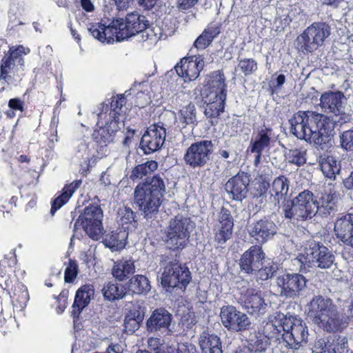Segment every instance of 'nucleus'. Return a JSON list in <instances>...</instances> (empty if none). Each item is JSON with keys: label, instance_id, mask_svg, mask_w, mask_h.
Here are the masks:
<instances>
[{"label": "nucleus", "instance_id": "obj_51", "mask_svg": "<svg viewBox=\"0 0 353 353\" xmlns=\"http://www.w3.org/2000/svg\"><path fill=\"white\" fill-rule=\"evenodd\" d=\"M278 267L272 261L268 262L264 268H259L257 270L258 277L262 281L268 280L271 278L274 273L277 270Z\"/></svg>", "mask_w": 353, "mask_h": 353}, {"label": "nucleus", "instance_id": "obj_50", "mask_svg": "<svg viewBox=\"0 0 353 353\" xmlns=\"http://www.w3.org/2000/svg\"><path fill=\"white\" fill-rule=\"evenodd\" d=\"M238 68L244 74L248 76L257 70V63L253 59H243L239 61Z\"/></svg>", "mask_w": 353, "mask_h": 353}, {"label": "nucleus", "instance_id": "obj_27", "mask_svg": "<svg viewBox=\"0 0 353 353\" xmlns=\"http://www.w3.org/2000/svg\"><path fill=\"white\" fill-rule=\"evenodd\" d=\"M148 347L154 353H193L195 351V347L192 344L181 343L175 347L157 337L148 339Z\"/></svg>", "mask_w": 353, "mask_h": 353}, {"label": "nucleus", "instance_id": "obj_53", "mask_svg": "<svg viewBox=\"0 0 353 353\" xmlns=\"http://www.w3.org/2000/svg\"><path fill=\"white\" fill-rule=\"evenodd\" d=\"M341 145L346 150L353 151V130L344 131L340 135Z\"/></svg>", "mask_w": 353, "mask_h": 353}, {"label": "nucleus", "instance_id": "obj_41", "mask_svg": "<svg viewBox=\"0 0 353 353\" xmlns=\"http://www.w3.org/2000/svg\"><path fill=\"white\" fill-rule=\"evenodd\" d=\"M268 188L270 189V185L269 182L263 179H257L255 181L252 194L256 203L261 205H264L266 203V195Z\"/></svg>", "mask_w": 353, "mask_h": 353}, {"label": "nucleus", "instance_id": "obj_22", "mask_svg": "<svg viewBox=\"0 0 353 353\" xmlns=\"http://www.w3.org/2000/svg\"><path fill=\"white\" fill-rule=\"evenodd\" d=\"M234 226L233 219L229 210L222 208L218 222L214 228V240L220 245L224 244L231 236Z\"/></svg>", "mask_w": 353, "mask_h": 353}, {"label": "nucleus", "instance_id": "obj_56", "mask_svg": "<svg viewBox=\"0 0 353 353\" xmlns=\"http://www.w3.org/2000/svg\"><path fill=\"white\" fill-rule=\"evenodd\" d=\"M77 275V265L74 261H70L65 270V281L72 282Z\"/></svg>", "mask_w": 353, "mask_h": 353}, {"label": "nucleus", "instance_id": "obj_52", "mask_svg": "<svg viewBox=\"0 0 353 353\" xmlns=\"http://www.w3.org/2000/svg\"><path fill=\"white\" fill-rule=\"evenodd\" d=\"M25 11L24 5L19 2L12 3L8 10V16L11 21H14L23 15Z\"/></svg>", "mask_w": 353, "mask_h": 353}, {"label": "nucleus", "instance_id": "obj_60", "mask_svg": "<svg viewBox=\"0 0 353 353\" xmlns=\"http://www.w3.org/2000/svg\"><path fill=\"white\" fill-rule=\"evenodd\" d=\"M8 106L12 110L23 111V101L18 98L10 99Z\"/></svg>", "mask_w": 353, "mask_h": 353}, {"label": "nucleus", "instance_id": "obj_21", "mask_svg": "<svg viewBox=\"0 0 353 353\" xmlns=\"http://www.w3.org/2000/svg\"><path fill=\"white\" fill-rule=\"evenodd\" d=\"M203 65V60L201 56L191 57L181 59L180 65L177 64L175 66V70L184 81H191L199 77Z\"/></svg>", "mask_w": 353, "mask_h": 353}, {"label": "nucleus", "instance_id": "obj_31", "mask_svg": "<svg viewBox=\"0 0 353 353\" xmlns=\"http://www.w3.org/2000/svg\"><path fill=\"white\" fill-rule=\"evenodd\" d=\"M93 294L94 290L92 285H85L79 288L76 292L72 312L74 314H80L82 310L88 305Z\"/></svg>", "mask_w": 353, "mask_h": 353}, {"label": "nucleus", "instance_id": "obj_35", "mask_svg": "<svg viewBox=\"0 0 353 353\" xmlns=\"http://www.w3.org/2000/svg\"><path fill=\"white\" fill-rule=\"evenodd\" d=\"M134 271L135 266L132 259H121L114 263L112 275L117 280L122 281Z\"/></svg>", "mask_w": 353, "mask_h": 353}, {"label": "nucleus", "instance_id": "obj_26", "mask_svg": "<svg viewBox=\"0 0 353 353\" xmlns=\"http://www.w3.org/2000/svg\"><path fill=\"white\" fill-rule=\"evenodd\" d=\"M289 180L284 176L275 178L269 190L268 201L274 207L279 208L280 202L282 205L288 200L286 196L289 191Z\"/></svg>", "mask_w": 353, "mask_h": 353}, {"label": "nucleus", "instance_id": "obj_4", "mask_svg": "<svg viewBox=\"0 0 353 353\" xmlns=\"http://www.w3.org/2000/svg\"><path fill=\"white\" fill-rule=\"evenodd\" d=\"M307 316L328 332L339 331L346 326L333 301L321 296H314L311 300L308 305Z\"/></svg>", "mask_w": 353, "mask_h": 353}, {"label": "nucleus", "instance_id": "obj_47", "mask_svg": "<svg viewBox=\"0 0 353 353\" xmlns=\"http://www.w3.org/2000/svg\"><path fill=\"white\" fill-rule=\"evenodd\" d=\"M104 298L109 301L122 299L125 296L123 287L116 283L110 282L102 290Z\"/></svg>", "mask_w": 353, "mask_h": 353}, {"label": "nucleus", "instance_id": "obj_57", "mask_svg": "<svg viewBox=\"0 0 353 353\" xmlns=\"http://www.w3.org/2000/svg\"><path fill=\"white\" fill-rule=\"evenodd\" d=\"M150 101V99L148 94L141 92L137 94L136 97V104L140 108H143L148 105Z\"/></svg>", "mask_w": 353, "mask_h": 353}, {"label": "nucleus", "instance_id": "obj_23", "mask_svg": "<svg viewBox=\"0 0 353 353\" xmlns=\"http://www.w3.org/2000/svg\"><path fill=\"white\" fill-rule=\"evenodd\" d=\"M264 259L265 254L261 247L253 245L241 256L240 259L241 269L248 274H253L261 268Z\"/></svg>", "mask_w": 353, "mask_h": 353}, {"label": "nucleus", "instance_id": "obj_8", "mask_svg": "<svg viewBox=\"0 0 353 353\" xmlns=\"http://www.w3.org/2000/svg\"><path fill=\"white\" fill-rule=\"evenodd\" d=\"M296 260L303 265L302 269L307 267L330 268L334 261V256L329 249L320 243L309 241L303 253L300 254Z\"/></svg>", "mask_w": 353, "mask_h": 353}, {"label": "nucleus", "instance_id": "obj_6", "mask_svg": "<svg viewBox=\"0 0 353 353\" xmlns=\"http://www.w3.org/2000/svg\"><path fill=\"white\" fill-rule=\"evenodd\" d=\"M281 208L285 218L292 220L305 221L312 219L318 212L317 199L310 190L301 192Z\"/></svg>", "mask_w": 353, "mask_h": 353}, {"label": "nucleus", "instance_id": "obj_7", "mask_svg": "<svg viewBox=\"0 0 353 353\" xmlns=\"http://www.w3.org/2000/svg\"><path fill=\"white\" fill-rule=\"evenodd\" d=\"M266 329H272V334L276 335L281 333V330L283 340L288 346L293 350H298L303 344L306 343L308 330L305 323L300 319H285L279 326L272 323L266 324Z\"/></svg>", "mask_w": 353, "mask_h": 353}, {"label": "nucleus", "instance_id": "obj_13", "mask_svg": "<svg viewBox=\"0 0 353 353\" xmlns=\"http://www.w3.org/2000/svg\"><path fill=\"white\" fill-rule=\"evenodd\" d=\"M212 151L213 145L211 141H197L187 149L183 159L185 164L192 168H201L210 160Z\"/></svg>", "mask_w": 353, "mask_h": 353}, {"label": "nucleus", "instance_id": "obj_63", "mask_svg": "<svg viewBox=\"0 0 353 353\" xmlns=\"http://www.w3.org/2000/svg\"><path fill=\"white\" fill-rule=\"evenodd\" d=\"M158 0H138L140 6L145 10H150L156 5Z\"/></svg>", "mask_w": 353, "mask_h": 353}, {"label": "nucleus", "instance_id": "obj_55", "mask_svg": "<svg viewBox=\"0 0 353 353\" xmlns=\"http://www.w3.org/2000/svg\"><path fill=\"white\" fill-rule=\"evenodd\" d=\"M76 155L88 161L90 157V151L85 141L80 142L76 148Z\"/></svg>", "mask_w": 353, "mask_h": 353}, {"label": "nucleus", "instance_id": "obj_20", "mask_svg": "<svg viewBox=\"0 0 353 353\" xmlns=\"http://www.w3.org/2000/svg\"><path fill=\"white\" fill-rule=\"evenodd\" d=\"M172 314L163 308L157 309L146 321L147 330L152 333L170 334Z\"/></svg>", "mask_w": 353, "mask_h": 353}, {"label": "nucleus", "instance_id": "obj_45", "mask_svg": "<svg viewBox=\"0 0 353 353\" xmlns=\"http://www.w3.org/2000/svg\"><path fill=\"white\" fill-rule=\"evenodd\" d=\"M158 168V163L155 161H148L137 165L132 170L130 177L134 180L151 174Z\"/></svg>", "mask_w": 353, "mask_h": 353}, {"label": "nucleus", "instance_id": "obj_28", "mask_svg": "<svg viewBox=\"0 0 353 353\" xmlns=\"http://www.w3.org/2000/svg\"><path fill=\"white\" fill-rule=\"evenodd\" d=\"M334 233L342 242L353 248V214L343 215L336 220Z\"/></svg>", "mask_w": 353, "mask_h": 353}, {"label": "nucleus", "instance_id": "obj_46", "mask_svg": "<svg viewBox=\"0 0 353 353\" xmlns=\"http://www.w3.org/2000/svg\"><path fill=\"white\" fill-rule=\"evenodd\" d=\"M269 345V339L266 336L250 335L248 339V348L251 352H265Z\"/></svg>", "mask_w": 353, "mask_h": 353}, {"label": "nucleus", "instance_id": "obj_43", "mask_svg": "<svg viewBox=\"0 0 353 353\" xmlns=\"http://www.w3.org/2000/svg\"><path fill=\"white\" fill-rule=\"evenodd\" d=\"M179 119L185 125H196L197 120L195 105L190 102L188 105L183 106L179 112Z\"/></svg>", "mask_w": 353, "mask_h": 353}, {"label": "nucleus", "instance_id": "obj_64", "mask_svg": "<svg viewBox=\"0 0 353 353\" xmlns=\"http://www.w3.org/2000/svg\"><path fill=\"white\" fill-rule=\"evenodd\" d=\"M81 6L86 12H92L94 10V7L90 0H80Z\"/></svg>", "mask_w": 353, "mask_h": 353}, {"label": "nucleus", "instance_id": "obj_19", "mask_svg": "<svg viewBox=\"0 0 353 353\" xmlns=\"http://www.w3.org/2000/svg\"><path fill=\"white\" fill-rule=\"evenodd\" d=\"M124 125L125 121H122L121 118L115 120L108 119V121L104 126L94 131L92 138L103 151L108 144L114 142L117 132Z\"/></svg>", "mask_w": 353, "mask_h": 353}, {"label": "nucleus", "instance_id": "obj_10", "mask_svg": "<svg viewBox=\"0 0 353 353\" xmlns=\"http://www.w3.org/2000/svg\"><path fill=\"white\" fill-rule=\"evenodd\" d=\"M331 28L325 23H314L308 26L297 37L300 50L303 52H312L322 46L330 35Z\"/></svg>", "mask_w": 353, "mask_h": 353}, {"label": "nucleus", "instance_id": "obj_37", "mask_svg": "<svg viewBox=\"0 0 353 353\" xmlns=\"http://www.w3.org/2000/svg\"><path fill=\"white\" fill-rule=\"evenodd\" d=\"M150 288L148 278L140 274L132 276L128 283V289L132 294H146Z\"/></svg>", "mask_w": 353, "mask_h": 353}, {"label": "nucleus", "instance_id": "obj_16", "mask_svg": "<svg viewBox=\"0 0 353 353\" xmlns=\"http://www.w3.org/2000/svg\"><path fill=\"white\" fill-rule=\"evenodd\" d=\"M30 52V48L23 46H12L9 50V57L1 64V79H3L8 83L12 81L15 73L14 63L17 62L23 70L24 68V59L23 55H26Z\"/></svg>", "mask_w": 353, "mask_h": 353}, {"label": "nucleus", "instance_id": "obj_38", "mask_svg": "<svg viewBox=\"0 0 353 353\" xmlns=\"http://www.w3.org/2000/svg\"><path fill=\"white\" fill-rule=\"evenodd\" d=\"M29 301L28 288L21 283H18L14 288L12 296L13 307L18 311L22 310Z\"/></svg>", "mask_w": 353, "mask_h": 353}, {"label": "nucleus", "instance_id": "obj_62", "mask_svg": "<svg viewBox=\"0 0 353 353\" xmlns=\"http://www.w3.org/2000/svg\"><path fill=\"white\" fill-rule=\"evenodd\" d=\"M323 3L334 8H342L346 4L345 0H323Z\"/></svg>", "mask_w": 353, "mask_h": 353}, {"label": "nucleus", "instance_id": "obj_39", "mask_svg": "<svg viewBox=\"0 0 353 353\" xmlns=\"http://www.w3.org/2000/svg\"><path fill=\"white\" fill-rule=\"evenodd\" d=\"M270 128H264L259 131L254 140L252 142L251 152H260L267 148L270 142Z\"/></svg>", "mask_w": 353, "mask_h": 353}, {"label": "nucleus", "instance_id": "obj_59", "mask_svg": "<svg viewBox=\"0 0 353 353\" xmlns=\"http://www.w3.org/2000/svg\"><path fill=\"white\" fill-rule=\"evenodd\" d=\"M4 261L7 262L9 268H12L17 263V256L15 250H12L8 254L4 256Z\"/></svg>", "mask_w": 353, "mask_h": 353}, {"label": "nucleus", "instance_id": "obj_44", "mask_svg": "<svg viewBox=\"0 0 353 353\" xmlns=\"http://www.w3.org/2000/svg\"><path fill=\"white\" fill-rule=\"evenodd\" d=\"M318 212L321 216H327L335 210L336 201L333 194H324L317 201Z\"/></svg>", "mask_w": 353, "mask_h": 353}, {"label": "nucleus", "instance_id": "obj_33", "mask_svg": "<svg viewBox=\"0 0 353 353\" xmlns=\"http://www.w3.org/2000/svg\"><path fill=\"white\" fill-rule=\"evenodd\" d=\"M81 183V181H74L63 188L62 193L52 201L50 210L52 215L69 201L73 193L79 188Z\"/></svg>", "mask_w": 353, "mask_h": 353}, {"label": "nucleus", "instance_id": "obj_61", "mask_svg": "<svg viewBox=\"0 0 353 353\" xmlns=\"http://www.w3.org/2000/svg\"><path fill=\"white\" fill-rule=\"evenodd\" d=\"M125 327L126 329L129 328L130 331H134L138 329L139 323L138 322L133 319H125L124 321Z\"/></svg>", "mask_w": 353, "mask_h": 353}, {"label": "nucleus", "instance_id": "obj_9", "mask_svg": "<svg viewBox=\"0 0 353 353\" xmlns=\"http://www.w3.org/2000/svg\"><path fill=\"white\" fill-rule=\"evenodd\" d=\"M161 265V285L164 288H176L185 290L192 279L189 269L176 260H165Z\"/></svg>", "mask_w": 353, "mask_h": 353}, {"label": "nucleus", "instance_id": "obj_24", "mask_svg": "<svg viewBox=\"0 0 353 353\" xmlns=\"http://www.w3.org/2000/svg\"><path fill=\"white\" fill-rule=\"evenodd\" d=\"M277 232L276 224L267 219H261L250 225L249 234L258 243H263L271 239Z\"/></svg>", "mask_w": 353, "mask_h": 353}, {"label": "nucleus", "instance_id": "obj_18", "mask_svg": "<svg viewBox=\"0 0 353 353\" xmlns=\"http://www.w3.org/2000/svg\"><path fill=\"white\" fill-rule=\"evenodd\" d=\"M241 300L243 306L250 314H264L266 311L267 303L263 294L255 288H245L244 285L240 288Z\"/></svg>", "mask_w": 353, "mask_h": 353}, {"label": "nucleus", "instance_id": "obj_32", "mask_svg": "<svg viewBox=\"0 0 353 353\" xmlns=\"http://www.w3.org/2000/svg\"><path fill=\"white\" fill-rule=\"evenodd\" d=\"M220 339L215 334L203 332L199 338L202 353H223Z\"/></svg>", "mask_w": 353, "mask_h": 353}, {"label": "nucleus", "instance_id": "obj_2", "mask_svg": "<svg viewBox=\"0 0 353 353\" xmlns=\"http://www.w3.org/2000/svg\"><path fill=\"white\" fill-rule=\"evenodd\" d=\"M291 131L299 139L324 148L333 136L334 124L326 116L311 111H299L290 120Z\"/></svg>", "mask_w": 353, "mask_h": 353}, {"label": "nucleus", "instance_id": "obj_11", "mask_svg": "<svg viewBox=\"0 0 353 353\" xmlns=\"http://www.w3.org/2000/svg\"><path fill=\"white\" fill-rule=\"evenodd\" d=\"M192 228L189 218L177 215L172 219L166 229V243L170 249L181 248L188 241Z\"/></svg>", "mask_w": 353, "mask_h": 353}, {"label": "nucleus", "instance_id": "obj_54", "mask_svg": "<svg viewBox=\"0 0 353 353\" xmlns=\"http://www.w3.org/2000/svg\"><path fill=\"white\" fill-rule=\"evenodd\" d=\"M312 353H336L334 350H332L330 343L325 342L323 339H319L315 342L312 349Z\"/></svg>", "mask_w": 353, "mask_h": 353}, {"label": "nucleus", "instance_id": "obj_17", "mask_svg": "<svg viewBox=\"0 0 353 353\" xmlns=\"http://www.w3.org/2000/svg\"><path fill=\"white\" fill-rule=\"evenodd\" d=\"M165 128L162 125L154 124L148 128L140 143L144 153L150 154L159 150L165 142Z\"/></svg>", "mask_w": 353, "mask_h": 353}, {"label": "nucleus", "instance_id": "obj_1", "mask_svg": "<svg viewBox=\"0 0 353 353\" xmlns=\"http://www.w3.org/2000/svg\"><path fill=\"white\" fill-rule=\"evenodd\" d=\"M147 26L145 17L137 12H132L127 14L125 21L123 19H117L108 26L100 23L90 24L88 31L102 43L119 41L138 33H141L142 38H145L150 43L157 42L160 37Z\"/></svg>", "mask_w": 353, "mask_h": 353}, {"label": "nucleus", "instance_id": "obj_40", "mask_svg": "<svg viewBox=\"0 0 353 353\" xmlns=\"http://www.w3.org/2000/svg\"><path fill=\"white\" fill-rule=\"evenodd\" d=\"M285 157L289 163L300 167L307 161V150L304 147L290 149L285 152Z\"/></svg>", "mask_w": 353, "mask_h": 353}, {"label": "nucleus", "instance_id": "obj_3", "mask_svg": "<svg viewBox=\"0 0 353 353\" xmlns=\"http://www.w3.org/2000/svg\"><path fill=\"white\" fill-rule=\"evenodd\" d=\"M165 190L163 179L159 175L137 185L134 192V202L145 218H152L159 212Z\"/></svg>", "mask_w": 353, "mask_h": 353}, {"label": "nucleus", "instance_id": "obj_30", "mask_svg": "<svg viewBox=\"0 0 353 353\" xmlns=\"http://www.w3.org/2000/svg\"><path fill=\"white\" fill-rule=\"evenodd\" d=\"M319 163L323 175L330 180H335L341 170L340 161L333 156H321Z\"/></svg>", "mask_w": 353, "mask_h": 353}, {"label": "nucleus", "instance_id": "obj_29", "mask_svg": "<svg viewBox=\"0 0 353 353\" xmlns=\"http://www.w3.org/2000/svg\"><path fill=\"white\" fill-rule=\"evenodd\" d=\"M343 99L341 92H327L321 97V105L325 112L339 114L343 111Z\"/></svg>", "mask_w": 353, "mask_h": 353}, {"label": "nucleus", "instance_id": "obj_14", "mask_svg": "<svg viewBox=\"0 0 353 353\" xmlns=\"http://www.w3.org/2000/svg\"><path fill=\"white\" fill-rule=\"evenodd\" d=\"M220 317L223 326L233 332L247 330L251 324L248 316L232 305L222 307Z\"/></svg>", "mask_w": 353, "mask_h": 353}, {"label": "nucleus", "instance_id": "obj_25", "mask_svg": "<svg viewBox=\"0 0 353 353\" xmlns=\"http://www.w3.org/2000/svg\"><path fill=\"white\" fill-rule=\"evenodd\" d=\"M250 181V177L247 174L239 172L226 182L225 190L231 195L232 199L242 200L247 194Z\"/></svg>", "mask_w": 353, "mask_h": 353}, {"label": "nucleus", "instance_id": "obj_42", "mask_svg": "<svg viewBox=\"0 0 353 353\" xmlns=\"http://www.w3.org/2000/svg\"><path fill=\"white\" fill-rule=\"evenodd\" d=\"M219 33V32L216 27H208L205 28L203 33L194 41V47L201 50L206 48Z\"/></svg>", "mask_w": 353, "mask_h": 353}, {"label": "nucleus", "instance_id": "obj_5", "mask_svg": "<svg viewBox=\"0 0 353 353\" xmlns=\"http://www.w3.org/2000/svg\"><path fill=\"white\" fill-rule=\"evenodd\" d=\"M225 78L220 71L212 74L208 85L202 92V100L206 105L204 114L211 119L212 125L217 123L216 119L223 112L226 98Z\"/></svg>", "mask_w": 353, "mask_h": 353}, {"label": "nucleus", "instance_id": "obj_34", "mask_svg": "<svg viewBox=\"0 0 353 353\" xmlns=\"http://www.w3.org/2000/svg\"><path fill=\"white\" fill-rule=\"evenodd\" d=\"M128 236V232L119 229L108 234L105 239V245L112 251L123 249Z\"/></svg>", "mask_w": 353, "mask_h": 353}, {"label": "nucleus", "instance_id": "obj_36", "mask_svg": "<svg viewBox=\"0 0 353 353\" xmlns=\"http://www.w3.org/2000/svg\"><path fill=\"white\" fill-rule=\"evenodd\" d=\"M117 222L122 230L128 232L137 226V221L134 212L130 208H121L118 211Z\"/></svg>", "mask_w": 353, "mask_h": 353}, {"label": "nucleus", "instance_id": "obj_49", "mask_svg": "<svg viewBox=\"0 0 353 353\" xmlns=\"http://www.w3.org/2000/svg\"><path fill=\"white\" fill-rule=\"evenodd\" d=\"M327 342L336 353H347L348 351L347 339L345 336H339L327 340Z\"/></svg>", "mask_w": 353, "mask_h": 353}, {"label": "nucleus", "instance_id": "obj_15", "mask_svg": "<svg viewBox=\"0 0 353 353\" xmlns=\"http://www.w3.org/2000/svg\"><path fill=\"white\" fill-rule=\"evenodd\" d=\"M307 280L299 273L284 274L276 278V284L281 288V294L288 298L299 296L306 286Z\"/></svg>", "mask_w": 353, "mask_h": 353}, {"label": "nucleus", "instance_id": "obj_12", "mask_svg": "<svg viewBox=\"0 0 353 353\" xmlns=\"http://www.w3.org/2000/svg\"><path fill=\"white\" fill-rule=\"evenodd\" d=\"M103 216L102 210L99 205L88 206L77 220L75 226H82L91 239L95 241L99 240L104 234L102 225Z\"/></svg>", "mask_w": 353, "mask_h": 353}, {"label": "nucleus", "instance_id": "obj_58", "mask_svg": "<svg viewBox=\"0 0 353 353\" xmlns=\"http://www.w3.org/2000/svg\"><path fill=\"white\" fill-rule=\"evenodd\" d=\"M199 0H177V6L181 10H188L194 6Z\"/></svg>", "mask_w": 353, "mask_h": 353}, {"label": "nucleus", "instance_id": "obj_48", "mask_svg": "<svg viewBox=\"0 0 353 353\" xmlns=\"http://www.w3.org/2000/svg\"><path fill=\"white\" fill-rule=\"evenodd\" d=\"M125 104V99L123 95H119L112 99L110 103L111 110L108 114L109 119L115 120L121 118L124 121V117L121 114V109Z\"/></svg>", "mask_w": 353, "mask_h": 353}]
</instances>
